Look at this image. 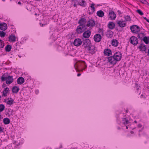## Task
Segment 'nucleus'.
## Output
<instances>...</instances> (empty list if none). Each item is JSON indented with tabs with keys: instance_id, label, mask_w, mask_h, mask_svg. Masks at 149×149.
I'll use <instances>...</instances> for the list:
<instances>
[{
	"instance_id": "nucleus-50",
	"label": "nucleus",
	"mask_w": 149,
	"mask_h": 149,
	"mask_svg": "<svg viewBox=\"0 0 149 149\" xmlns=\"http://www.w3.org/2000/svg\"><path fill=\"white\" fill-rule=\"evenodd\" d=\"M81 75V74L80 73H78L77 74V76H80Z\"/></svg>"
},
{
	"instance_id": "nucleus-20",
	"label": "nucleus",
	"mask_w": 149,
	"mask_h": 149,
	"mask_svg": "<svg viewBox=\"0 0 149 149\" xmlns=\"http://www.w3.org/2000/svg\"><path fill=\"white\" fill-rule=\"evenodd\" d=\"M104 53L105 55L109 56L111 54V50L109 49H104Z\"/></svg>"
},
{
	"instance_id": "nucleus-56",
	"label": "nucleus",
	"mask_w": 149,
	"mask_h": 149,
	"mask_svg": "<svg viewBox=\"0 0 149 149\" xmlns=\"http://www.w3.org/2000/svg\"><path fill=\"white\" fill-rule=\"evenodd\" d=\"M118 130H120V127H118Z\"/></svg>"
},
{
	"instance_id": "nucleus-16",
	"label": "nucleus",
	"mask_w": 149,
	"mask_h": 149,
	"mask_svg": "<svg viewBox=\"0 0 149 149\" xmlns=\"http://www.w3.org/2000/svg\"><path fill=\"white\" fill-rule=\"evenodd\" d=\"M86 22V19L84 18H81L79 20L78 22V23L80 24V25L82 26H86L85 25Z\"/></svg>"
},
{
	"instance_id": "nucleus-45",
	"label": "nucleus",
	"mask_w": 149,
	"mask_h": 149,
	"mask_svg": "<svg viewBox=\"0 0 149 149\" xmlns=\"http://www.w3.org/2000/svg\"><path fill=\"white\" fill-rule=\"evenodd\" d=\"M3 129L2 127H0V133L3 132Z\"/></svg>"
},
{
	"instance_id": "nucleus-12",
	"label": "nucleus",
	"mask_w": 149,
	"mask_h": 149,
	"mask_svg": "<svg viewBox=\"0 0 149 149\" xmlns=\"http://www.w3.org/2000/svg\"><path fill=\"white\" fill-rule=\"evenodd\" d=\"M82 43L81 40L79 38L75 39L74 42V45L76 46H79L81 45Z\"/></svg>"
},
{
	"instance_id": "nucleus-6",
	"label": "nucleus",
	"mask_w": 149,
	"mask_h": 149,
	"mask_svg": "<svg viewBox=\"0 0 149 149\" xmlns=\"http://www.w3.org/2000/svg\"><path fill=\"white\" fill-rule=\"evenodd\" d=\"M108 61L110 63L113 65H115L117 62L115 58L113 56H111L107 58Z\"/></svg>"
},
{
	"instance_id": "nucleus-54",
	"label": "nucleus",
	"mask_w": 149,
	"mask_h": 149,
	"mask_svg": "<svg viewBox=\"0 0 149 149\" xmlns=\"http://www.w3.org/2000/svg\"><path fill=\"white\" fill-rule=\"evenodd\" d=\"M76 64H74V67L75 69L76 70L77 68H76Z\"/></svg>"
},
{
	"instance_id": "nucleus-38",
	"label": "nucleus",
	"mask_w": 149,
	"mask_h": 149,
	"mask_svg": "<svg viewBox=\"0 0 149 149\" xmlns=\"http://www.w3.org/2000/svg\"><path fill=\"white\" fill-rule=\"evenodd\" d=\"M5 109V106L3 104H0V112L3 111Z\"/></svg>"
},
{
	"instance_id": "nucleus-41",
	"label": "nucleus",
	"mask_w": 149,
	"mask_h": 149,
	"mask_svg": "<svg viewBox=\"0 0 149 149\" xmlns=\"http://www.w3.org/2000/svg\"><path fill=\"white\" fill-rule=\"evenodd\" d=\"M135 85V87L137 88V90H139V88L140 87V85L137 83H136Z\"/></svg>"
},
{
	"instance_id": "nucleus-60",
	"label": "nucleus",
	"mask_w": 149,
	"mask_h": 149,
	"mask_svg": "<svg viewBox=\"0 0 149 149\" xmlns=\"http://www.w3.org/2000/svg\"><path fill=\"white\" fill-rule=\"evenodd\" d=\"M126 129H127L128 128V127L127 126H126Z\"/></svg>"
},
{
	"instance_id": "nucleus-13",
	"label": "nucleus",
	"mask_w": 149,
	"mask_h": 149,
	"mask_svg": "<svg viewBox=\"0 0 149 149\" xmlns=\"http://www.w3.org/2000/svg\"><path fill=\"white\" fill-rule=\"evenodd\" d=\"M102 37L99 34H96L94 36V39L95 41L99 42L101 39Z\"/></svg>"
},
{
	"instance_id": "nucleus-28",
	"label": "nucleus",
	"mask_w": 149,
	"mask_h": 149,
	"mask_svg": "<svg viewBox=\"0 0 149 149\" xmlns=\"http://www.w3.org/2000/svg\"><path fill=\"white\" fill-rule=\"evenodd\" d=\"M3 121L5 125L9 124L10 122V119L7 118H4L3 119Z\"/></svg>"
},
{
	"instance_id": "nucleus-26",
	"label": "nucleus",
	"mask_w": 149,
	"mask_h": 149,
	"mask_svg": "<svg viewBox=\"0 0 149 149\" xmlns=\"http://www.w3.org/2000/svg\"><path fill=\"white\" fill-rule=\"evenodd\" d=\"M19 90V88L16 86H15L13 88L12 92L13 93H17Z\"/></svg>"
},
{
	"instance_id": "nucleus-23",
	"label": "nucleus",
	"mask_w": 149,
	"mask_h": 149,
	"mask_svg": "<svg viewBox=\"0 0 149 149\" xmlns=\"http://www.w3.org/2000/svg\"><path fill=\"white\" fill-rule=\"evenodd\" d=\"M78 5L83 7H85L86 6V2L84 0H81V1H79Z\"/></svg>"
},
{
	"instance_id": "nucleus-58",
	"label": "nucleus",
	"mask_w": 149,
	"mask_h": 149,
	"mask_svg": "<svg viewBox=\"0 0 149 149\" xmlns=\"http://www.w3.org/2000/svg\"><path fill=\"white\" fill-rule=\"evenodd\" d=\"M6 99H4V102H6Z\"/></svg>"
},
{
	"instance_id": "nucleus-33",
	"label": "nucleus",
	"mask_w": 149,
	"mask_h": 149,
	"mask_svg": "<svg viewBox=\"0 0 149 149\" xmlns=\"http://www.w3.org/2000/svg\"><path fill=\"white\" fill-rule=\"evenodd\" d=\"M11 46L10 45H7L5 47V50L8 52H9L11 49Z\"/></svg>"
},
{
	"instance_id": "nucleus-55",
	"label": "nucleus",
	"mask_w": 149,
	"mask_h": 149,
	"mask_svg": "<svg viewBox=\"0 0 149 149\" xmlns=\"http://www.w3.org/2000/svg\"><path fill=\"white\" fill-rule=\"evenodd\" d=\"M132 134H133L134 133V132L133 131H131L130 132Z\"/></svg>"
},
{
	"instance_id": "nucleus-8",
	"label": "nucleus",
	"mask_w": 149,
	"mask_h": 149,
	"mask_svg": "<svg viewBox=\"0 0 149 149\" xmlns=\"http://www.w3.org/2000/svg\"><path fill=\"white\" fill-rule=\"evenodd\" d=\"M138 41L137 38L135 36H132L130 38V43L134 45L137 44Z\"/></svg>"
},
{
	"instance_id": "nucleus-44",
	"label": "nucleus",
	"mask_w": 149,
	"mask_h": 149,
	"mask_svg": "<svg viewBox=\"0 0 149 149\" xmlns=\"http://www.w3.org/2000/svg\"><path fill=\"white\" fill-rule=\"evenodd\" d=\"M141 1L142 2V3H143L144 4H145L146 3V1L145 0H141Z\"/></svg>"
},
{
	"instance_id": "nucleus-7",
	"label": "nucleus",
	"mask_w": 149,
	"mask_h": 149,
	"mask_svg": "<svg viewBox=\"0 0 149 149\" xmlns=\"http://www.w3.org/2000/svg\"><path fill=\"white\" fill-rule=\"evenodd\" d=\"M113 56L114 57L116 61H120L122 55L120 52H117L114 54L113 55Z\"/></svg>"
},
{
	"instance_id": "nucleus-52",
	"label": "nucleus",
	"mask_w": 149,
	"mask_h": 149,
	"mask_svg": "<svg viewBox=\"0 0 149 149\" xmlns=\"http://www.w3.org/2000/svg\"><path fill=\"white\" fill-rule=\"evenodd\" d=\"M18 4L19 5L21 4V2L20 1H19L18 3Z\"/></svg>"
},
{
	"instance_id": "nucleus-47",
	"label": "nucleus",
	"mask_w": 149,
	"mask_h": 149,
	"mask_svg": "<svg viewBox=\"0 0 149 149\" xmlns=\"http://www.w3.org/2000/svg\"><path fill=\"white\" fill-rule=\"evenodd\" d=\"M47 24H42V25H41V26L42 27H43V26H45L46 25H47Z\"/></svg>"
},
{
	"instance_id": "nucleus-25",
	"label": "nucleus",
	"mask_w": 149,
	"mask_h": 149,
	"mask_svg": "<svg viewBox=\"0 0 149 149\" xmlns=\"http://www.w3.org/2000/svg\"><path fill=\"white\" fill-rule=\"evenodd\" d=\"M113 35V33L112 31L109 30L107 31L106 34V36L107 37L109 38H111L112 37Z\"/></svg>"
},
{
	"instance_id": "nucleus-21",
	"label": "nucleus",
	"mask_w": 149,
	"mask_h": 149,
	"mask_svg": "<svg viewBox=\"0 0 149 149\" xmlns=\"http://www.w3.org/2000/svg\"><path fill=\"white\" fill-rule=\"evenodd\" d=\"M8 38L10 41L14 42L16 40V37L15 36L10 35L9 36Z\"/></svg>"
},
{
	"instance_id": "nucleus-37",
	"label": "nucleus",
	"mask_w": 149,
	"mask_h": 149,
	"mask_svg": "<svg viewBox=\"0 0 149 149\" xmlns=\"http://www.w3.org/2000/svg\"><path fill=\"white\" fill-rule=\"evenodd\" d=\"M6 33L3 31H0V36L1 37H3L6 35Z\"/></svg>"
},
{
	"instance_id": "nucleus-30",
	"label": "nucleus",
	"mask_w": 149,
	"mask_h": 149,
	"mask_svg": "<svg viewBox=\"0 0 149 149\" xmlns=\"http://www.w3.org/2000/svg\"><path fill=\"white\" fill-rule=\"evenodd\" d=\"M79 1L77 0H72V4H73L74 7H77V4H78Z\"/></svg>"
},
{
	"instance_id": "nucleus-61",
	"label": "nucleus",
	"mask_w": 149,
	"mask_h": 149,
	"mask_svg": "<svg viewBox=\"0 0 149 149\" xmlns=\"http://www.w3.org/2000/svg\"><path fill=\"white\" fill-rule=\"evenodd\" d=\"M126 111V113H127L128 112V110H127Z\"/></svg>"
},
{
	"instance_id": "nucleus-49",
	"label": "nucleus",
	"mask_w": 149,
	"mask_h": 149,
	"mask_svg": "<svg viewBox=\"0 0 149 149\" xmlns=\"http://www.w3.org/2000/svg\"><path fill=\"white\" fill-rule=\"evenodd\" d=\"M147 53H148V55L149 56V49H148Z\"/></svg>"
},
{
	"instance_id": "nucleus-39",
	"label": "nucleus",
	"mask_w": 149,
	"mask_h": 149,
	"mask_svg": "<svg viewBox=\"0 0 149 149\" xmlns=\"http://www.w3.org/2000/svg\"><path fill=\"white\" fill-rule=\"evenodd\" d=\"M4 46V44L3 43V41L2 40H0V48H2Z\"/></svg>"
},
{
	"instance_id": "nucleus-18",
	"label": "nucleus",
	"mask_w": 149,
	"mask_h": 149,
	"mask_svg": "<svg viewBox=\"0 0 149 149\" xmlns=\"http://www.w3.org/2000/svg\"><path fill=\"white\" fill-rule=\"evenodd\" d=\"M108 26L109 29H113L115 27V24L113 22H109L108 24Z\"/></svg>"
},
{
	"instance_id": "nucleus-22",
	"label": "nucleus",
	"mask_w": 149,
	"mask_h": 149,
	"mask_svg": "<svg viewBox=\"0 0 149 149\" xmlns=\"http://www.w3.org/2000/svg\"><path fill=\"white\" fill-rule=\"evenodd\" d=\"M9 91V88L6 87L5 88L3 92L2 96H7V93Z\"/></svg>"
},
{
	"instance_id": "nucleus-32",
	"label": "nucleus",
	"mask_w": 149,
	"mask_h": 149,
	"mask_svg": "<svg viewBox=\"0 0 149 149\" xmlns=\"http://www.w3.org/2000/svg\"><path fill=\"white\" fill-rule=\"evenodd\" d=\"M144 36L145 35L143 33H139L137 37L139 38L142 40L145 37Z\"/></svg>"
},
{
	"instance_id": "nucleus-1",
	"label": "nucleus",
	"mask_w": 149,
	"mask_h": 149,
	"mask_svg": "<svg viewBox=\"0 0 149 149\" xmlns=\"http://www.w3.org/2000/svg\"><path fill=\"white\" fill-rule=\"evenodd\" d=\"M1 79L2 81H6V83L7 84H11L14 80L13 76H8V77H5L4 74L1 76Z\"/></svg>"
},
{
	"instance_id": "nucleus-19",
	"label": "nucleus",
	"mask_w": 149,
	"mask_h": 149,
	"mask_svg": "<svg viewBox=\"0 0 149 149\" xmlns=\"http://www.w3.org/2000/svg\"><path fill=\"white\" fill-rule=\"evenodd\" d=\"M24 81V79L22 77H19L17 80V83L19 84H22Z\"/></svg>"
},
{
	"instance_id": "nucleus-40",
	"label": "nucleus",
	"mask_w": 149,
	"mask_h": 149,
	"mask_svg": "<svg viewBox=\"0 0 149 149\" xmlns=\"http://www.w3.org/2000/svg\"><path fill=\"white\" fill-rule=\"evenodd\" d=\"M136 12L140 15H143V14L142 12L140 9L137 10H136Z\"/></svg>"
},
{
	"instance_id": "nucleus-53",
	"label": "nucleus",
	"mask_w": 149,
	"mask_h": 149,
	"mask_svg": "<svg viewBox=\"0 0 149 149\" xmlns=\"http://www.w3.org/2000/svg\"><path fill=\"white\" fill-rule=\"evenodd\" d=\"M138 126L139 127H141V125L139 124L138 125Z\"/></svg>"
},
{
	"instance_id": "nucleus-46",
	"label": "nucleus",
	"mask_w": 149,
	"mask_h": 149,
	"mask_svg": "<svg viewBox=\"0 0 149 149\" xmlns=\"http://www.w3.org/2000/svg\"><path fill=\"white\" fill-rule=\"evenodd\" d=\"M143 18L145 19L148 22H149V20L147 19L146 17H143Z\"/></svg>"
},
{
	"instance_id": "nucleus-24",
	"label": "nucleus",
	"mask_w": 149,
	"mask_h": 149,
	"mask_svg": "<svg viewBox=\"0 0 149 149\" xmlns=\"http://www.w3.org/2000/svg\"><path fill=\"white\" fill-rule=\"evenodd\" d=\"M97 15L100 17H102L104 15V13L102 10H100L97 12Z\"/></svg>"
},
{
	"instance_id": "nucleus-5",
	"label": "nucleus",
	"mask_w": 149,
	"mask_h": 149,
	"mask_svg": "<svg viewBox=\"0 0 149 149\" xmlns=\"http://www.w3.org/2000/svg\"><path fill=\"white\" fill-rule=\"evenodd\" d=\"M132 32L135 33H138L140 31L139 27L136 25H133L130 27Z\"/></svg>"
},
{
	"instance_id": "nucleus-43",
	"label": "nucleus",
	"mask_w": 149,
	"mask_h": 149,
	"mask_svg": "<svg viewBox=\"0 0 149 149\" xmlns=\"http://www.w3.org/2000/svg\"><path fill=\"white\" fill-rule=\"evenodd\" d=\"M85 63L84 61H82L81 63H79L77 64V65L78 66H79L80 65H81V64H83L84 65L85 64Z\"/></svg>"
},
{
	"instance_id": "nucleus-14",
	"label": "nucleus",
	"mask_w": 149,
	"mask_h": 149,
	"mask_svg": "<svg viewBox=\"0 0 149 149\" xmlns=\"http://www.w3.org/2000/svg\"><path fill=\"white\" fill-rule=\"evenodd\" d=\"M91 35V32L89 30L85 31L83 34V37L85 38H88Z\"/></svg>"
},
{
	"instance_id": "nucleus-17",
	"label": "nucleus",
	"mask_w": 149,
	"mask_h": 149,
	"mask_svg": "<svg viewBox=\"0 0 149 149\" xmlns=\"http://www.w3.org/2000/svg\"><path fill=\"white\" fill-rule=\"evenodd\" d=\"M138 48L140 49V51H146L147 48L146 46L143 43L141 44L138 47Z\"/></svg>"
},
{
	"instance_id": "nucleus-29",
	"label": "nucleus",
	"mask_w": 149,
	"mask_h": 149,
	"mask_svg": "<svg viewBox=\"0 0 149 149\" xmlns=\"http://www.w3.org/2000/svg\"><path fill=\"white\" fill-rule=\"evenodd\" d=\"M94 4L93 3H92V4L91 5V6H90L91 8V12H89V14H93V13L95 10V7H94Z\"/></svg>"
},
{
	"instance_id": "nucleus-31",
	"label": "nucleus",
	"mask_w": 149,
	"mask_h": 149,
	"mask_svg": "<svg viewBox=\"0 0 149 149\" xmlns=\"http://www.w3.org/2000/svg\"><path fill=\"white\" fill-rule=\"evenodd\" d=\"M122 121L123 124L124 125H126L127 124H128L129 123V122L126 118H123Z\"/></svg>"
},
{
	"instance_id": "nucleus-62",
	"label": "nucleus",
	"mask_w": 149,
	"mask_h": 149,
	"mask_svg": "<svg viewBox=\"0 0 149 149\" xmlns=\"http://www.w3.org/2000/svg\"><path fill=\"white\" fill-rule=\"evenodd\" d=\"M140 93H139V94H140Z\"/></svg>"
},
{
	"instance_id": "nucleus-9",
	"label": "nucleus",
	"mask_w": 149,
	"mask_h": 149,
	"mask_svg": "<svg viewBox=\"0 0 149 149\" xmlns=\"http://www.w3.org/2000/svg\"><path fill=\"white\" fill-rule=\"evenodd\" d=\"M116 22L118 26L120 27H124L126 26V24L125 21H123L122 19L117 20Z\"/></svg>"
},
{
	"instance_id": "nucleus-15",
	"label": "nucleus",
	"mask_w": 149,
	"mask_h": 149,
	"mask_svg": "<svg viewBox=\"0 0 149 149\" xmlns=\"http://www.w3.org/2000/svg\"><path fill=\"white\" fill-rule=\"evenodd\" d=\"M7 28V24L4 23L0 24V29L2 31H5Z\"/></svg>"
},
{
	"instance_id": "nucleus-57",
	"label": "nucleus",
	"mask_w": 149,
	"mask_h": 149,
	"mask_svg": "<svg viewBox=\"0 0 149 149\" xmlns=\"http://www.w3.org/2000/svg\"><path fill=\"white\" fill-rule=\"evenodd\" d=\"M62 145H61L60 146L59 148H62Z\"/></svg>"
},
{
	"instance_id": "nucleus-48",
	"label": "nucleus",
	"mask_w": 149,
	"mask_h": 149,
	"mask_svg": "<svg viewBox=\"0 0 149 149\" xmlns=\"http://www.w3.org/2000/svg\"><path fill=\"white\" fill-rule=\"evenodd\" d=\"M6 86V84H3L2 85V86L3 87H5Z\"/></svg>"
},
{
	"instance_id": "nucleus-34",
	"label": "nucleus",
	"mask_w": 149,
	"mask_h": 149,
	"mask_svg": "<svg viewBox=\"0 0 149 149\" xmlns=\"http://www.w3.org/2000/svg\"><path fill=\"white\" fill-rule=\"evenodd\" d=\"M10 99H11L10 100H8L7 102H6L7 104H9L10 105H11L13 104L14 103V100L12 99L11 98H10Z\"/></svg>"
},
{
	"instance_id": "nucleus-2",
	"label": "nucleus",
	"mask_w": 149,
	"mask_h": 149,
	"mask_svg": "<svg viewBox=\"0 0 149 149\" xmlns=\"http://www.w3.org/2000/svg\"><path fill=\"white\" fill-rule=\"evenodd\" d=\"M87 29L86 26H82L79 25L78 26L76 30L78 33H81Z\"/></svg>"
},
{
	"instance_id": "nucleus-3",
	"label": "nucleus",
	"mask_w": 149,
	"mask_h": 149,
	"mask_svg": "<svg viewBox=\"0 0 149 149\" xmlns=\"http://www.w3.org/2000/svg\"><path fill=\"white\" fill-rule=\"evenodd\" d=\"M86 50L89 53L92 55L95 54L97 51L96 48L95 46L92 45L87 48Z\"/></svg>"
},
{
	"instance_id": "nucleus-59",
	"label": "nucleus",
	"mask_w": 149,
	"mask_h": 149,
	"mask_svg": "<svg viewBox=\"0 0 149 149\" xmlns=\"http://www.w3.org/2000/svg\"><path fill=\"white\" fill-rule=\"evenodd\" d=\"M134 122L136 123H137V121L136 120H135Z\"/></svg>"
},
{
	"instance_id": "nucleus-10",
	"label": "nucleus",
	"mask_w": 149,
	"mask_h": 149,
	"mask_svg": "<svg viewBox=\"0 0 149 149\" xmlns=\"http://www.w3.org/2000/svg\"><path fill=\"white\" fill-rule=\"evenodd\" d=\"M109 17L111 20H114L116 17V14L112 10L109 11Z\"/></svg>"
},
{
	"instance_id": "nucleus-35",
	"label": "nucleus",
	"mask_w": 149,
	"mask_h": 149,
	"mask_svg": "<svg viewBox=\"0 0 149 149\" xmlns=\"http://www.w3.org/2000/svg\"><path fill=\"white\" fill-rule=\"evenodd\" d=\"M144 42L147 44L149 42V40L148 39V38L146 36H145L143 39Z\"/></svg>"
},
{
	"instance_id": "nucleus-36",
	"label": "nucleus",
	"mask_w": 149,
	"mask_h": 149,
	"mask_svg": "<svg viewBox=\"0 0 149 149\" xmlns=\"http://www.w3.org/2000/svg\"><path fill=\"white\" fill-rule=\"evenodd\" d=\"M124 18L126 21H130L131 20L130 17L128 15L125 16Z\"/></svg>"
},
{
	"instance_id": "nucleus-27",
	"label": "nucleus",
	"mask_w": 149,
	"mask_h": 149,
	"mask_svg": "<svg viewBox=\"0 0 149 149\" xmlns=\"http://www.w3.org/2000/svg\"><path fill=\"white\" fill-rule=\"evenodd\" d=\"M118 44V41L116 40H113L112 41L111 44L114 46L116 47Z\"/></svg>"
},
{
	"instance_id": "nucleus-42",
	"label": "nucleus",
	"mask_w": 149,
	"mask_h": 149,
	"mask_svg": "<svg viewBox=\"0 0 149 149\" xmlns=\"http://www.w3.org/2000/svg\"><path fill=\"white\" fill-rule=\"evenodd\" d=\"M103 32V30L102 29L99 28L98 32L102 34Z\"/></svg>"
},
{
	"instance_id": "nucleus-11",
	"label": "nucleus",
	"mask_w": 149,
	"mask_h": 149,
	"mask_svg": "<svg viewBox=\"0 0 149 149\" xmlns=\"http://www.w3.org/2000/svg\"><path fill=\"white\" fill-rule=\"evenodd\" d=\"M95 21L93 19H90L87 22V24L86 25V27L87 26L93 27L95 26Z\"/></svg>"
},
{
	"instance_id": "nucleus-4",
	"label": "nucleus",
	"mask_w": 149,
	"mask_h": 149,
	"mask_svg": "<svg viewBox=\"0 0 149 149\" xmlns=\"http://www.w3.org/2000/svg\"><path fill=\"white\" fill-rule=\"evenodd\" d=\"M91 45V41L89 39H86L83 41L82 46L86 49Z\"/></svg>"
},
{
	"instance_id": "nucleus-51",
	"label": "nucleus",
	"mask_w": 149,
	"mask_h": 149,
	"mask_svg": "<svg viewBox=\"0 0 149 149\" xmlns=\"http://www.w3.org/2000/svg\"><path fill=\"white\" fill-rule=\"evenodd\" d=\"M118 13L119 14H121V12H120V11L119 10H118Z\"/></svg>"
}]
</instances>
